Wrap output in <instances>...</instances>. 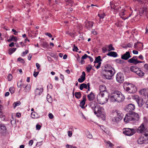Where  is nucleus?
<instances>
[{
    "mask_svg": "<svg viewBox=\"0 0 148 148\" xmlns=\"http://www.w3.org/2000/svg\"><path fill=\"white\" fill-rule=\"evenodd\" d=\"M125 99L124 96L121 92L115 91L111 95L110 100L113 102H117L120 103L123 101Z\"/></svg>",
    "mask_w": 148,
    "mask_h": 148,
    "instance_id": "obj_1",
    "label": "nucleus"
},
{
    "mask_svg": "<svg viewBox=\"0 0 148 148\" xmlns=\"http://www.w3.org/2000/svg\"><path fill=\"white\" fill-rule=\"evenodd\" d=\"M108 95V92L99 93L97 97V100L99 103L103 104L108 101L109 98Z\"/></svg>",
    "mask_w": 148,
    "mask_h": 148,
    "instance_id": "obj_2",
    "label": "nucleus"
},
{
    "mask_svg": "<svg viewBox=\"0 0 148 148\" xmlns=\"http://www.w3.org/2000/svg\"><path fill=\"white\" fill-rule=\"evenodd\" d=\"M108 65H106L105 66V69H104V71L105 72L104 74V76L106 78L108 79H111L115 73V70L111 66L109 68Z\"/></svg>",
    "mask_w": 148,
    "mask_h": 148,
    "instance_id": "obj_3",
    "label": "nucleus"
},
{
    "mask_svg": "<svg viewBox=\"0 0 148 148\" xmlns=\"http://www.w3.org/2000/svg\"><path fill=\"white\" fill-rule=\"evenodd\" d=\"M94 113L97 117H99L101 116L103 119H105V116L104 109L99 105L97 107L95 110L94 111Z\"/></svg>",
    "mask_w": 148,
    "mask_h": 148,
    "instance_id": "obj_4",
    "label": "nucleus"
},
{
    "mask_svg": "<svg viewBox=\"0 0 148 148\" xmlns=\"http://www.w3.org/2000/svg\"><path fill=\"white\" fill-rule=\"evenodd\" d=\"M113 114L115 115H117V116L114 117L112 118V121L115 122H117L122 119L123 114L121 112L116 110L114 112Z\"/></svg>",
    "mask_w": 148,
    "mask_h": 148,
    "instance_id": "obj_5",
    "label": "nucleus"
},
{
    "mask_svg": "<svg viewBox=\"0 0 148 148\" xmlns=\"http://www.w3.org/2000/svg\"><path fill=\"white\" fill-rule=\"evenodd\" d=\"M124 89L127 92L130 93H134L137 91V88L132 84H129V86L124 87Z\"/></svg>",
    "mask_w": 148,
    "mask_h": 148,
    "instance_id": "obj_6",
    "label": "nucleus"
},
{
    "mask_svg": "<svg viewBox=\"0 0 148 148\" xmlns=\"http://www.w3.org/2000/svg\"><path fill=\"white\" fill-rule=\"evenodd\" d=\"M135 130L134 129L125 128L123 129V133L126 135L131 136L135 133Z\"/></svg>",
    "mask_w": 148,
    "mask_h": 148,
    "instance_id": "obj_7",
    "label": "nucleus"
},
{
    "mask_svg": "<svg viewBox=\"0 0 148 148\" xmlns=\"http://www.w3.org/2000/svg\"><path fill=\"white\" fill-rule=\"evenodd\" d=\"M135 109V105L133 104L130 103L126 106L124 109L126 112L131 113L133 112Z\"/></svg>",
    "mask_w": 148,
    "mask_h": 148,
    "instance_id": "obj_8",
    "label": "nucleus"
},
{
    "mask_svg": "<svg viewBox=\"0 0 148 148\" xmlns=\"http://www.w3.org/2000/svg\"><path fill=\"white\" fill-rule=\"evenodd\" d=\"M133 99L136 101L139 107H142L143 104H144L143 99L139 97L138 95H136L134 96L133 97Z\"/></svg>",
    "mask_w": 148,
    "mask_h": 148,
    "instance_id": "obj_9",
    "label": "nucleus"
},
{
    "mask_svg": "<svg viewBox=\"0 0 148 148\" xmlns=\"http://www.w3.org/2000/svg\"><path fill=\"white\" fill-rule=\"evenodd\" d=\"M116 79L118 82L122 83L124 81V77L123 74L121 73H119L116 75Z\"/></svg>",
    "mask_w": 148,
    "mask_h": 148,
    "instance_id": "obj_10",
    "label": "nucleus"
},
{
    "mask_svg": "<svg viewBox=\"0 0 148 148\" xmlns=\"http://www.w3.org/2000/svg\"><path fill=\"white\" fill-rule=\"evenodd\" d=\"M125 122L128 123L129 121H132L133 123L132 118V116L131 113H129L127 114L124 119Z\"/></svg>",
    "mask_w": 148,
    "mask_h": 148,
    "instance_id": "obj_11",
    "label": "nucleus"
},
{
    "mask_svg": "<svg viewBox=\"0 0 148 148\" xmlns=\"http://www.w3.org/2000/svg\"><path fill=\"white\" fill-rule=\"evenodd\" d=\"M146 129V127L144 126V124L143 123L138 127L137 132L138 133H142L145 131Z\"/></svg>",
    "mask_w": 148,
    "mask_h": 148,
    "instance_id": "obj_12",
    "label": "nucleus"
},
{
    "mask_svg": "<svg viewBox=\"0 0 148 148\" xmlns=\"http://www.w3.org/2000/svg\"><path fill=\"white\" fill-rule=\"evenodd\" d=\"M132 116V118L133 123H134L138 121L139 119V116L138 114L134 112L131 113Z\"/></svg>",
    "mask_w": 148,
    "mask_h": 148,
    "instance_id": "obj_13",
    "label": "nucleus"
},
{
    "mask_svg": "<svg viewBox=\"0 0 148 148\" xmlns=\"http://www.w3.org/2000/svg\"><path fill=\"white\" fill-rule=\"evenodd\" d=\"M89 105L91 108L94 111L99 104L96 101H93L90 102Z\"/></svg>",
    "mask_w": 148,
    "mask_h": 148,
    "instance_id": "obj_14",
    "label": "nucleus"
},
{
    "mask_svg": "<svg viewBox=\"0 0 148 148\" xmlns=\"http://www.w3.org/2000/svg\"><path fill=\"white\" fill-rule=\"evenodd\" d=\"M99 90L100 91L99 93H105V92H108L106 90V86L104 85H101L99 86Z\"/></svg>",
    "mask_w": 148,
    "mask_h": 148,
    "instance_id": "obj_15",
    "label": "nucleus"
},
{
    "mask_svg": "<svg viewBox=\"0 0 148 148\" xmlns=\"http://www.w3.org/2000/svg\"><path fill=\"white\" fill-rule=\"evenodd\" d=\"M131 57L130 55V53L129 51H127L123 55L121 56V58L122 59L124 60H127L129 58Z\"/></svg>",
    "mask_w": 148,
    "mask_h": 148,
    "instance_id": "obj_16",
    "label": "nucleus"
},
{
    "mask_svg": "<svg viewBox=\"0 0 148 148\" xmlns=\"http://www.w3.org/2000/svg\"><path fill=\"white\" fill-rule=\"evenodd\" d=\"M85 73L84 71L82 72V74L80 77L78 79V81L80 83H82L83 82L85 79Z\"/></svg>",
    "mask_w": 148,
    "mask_h": 148,
    "instance_id": "obj_17",
    "label": "nucleus"
},
{
    "mask_svg": "<svg viewBox=\"0 0 148 148\" xmlns=\"http://www.w3.org/2000/svg\"><path fill=\"white\" fill-rule=\"evenodd\" d=\"M43 91L42 88H37L35 90V95H40Z\"/></svg>",
    "mask_w": 148,
    "mask_h": 148,
    "instance_id": "obj_18",
    "label": "nucleus"
},
{
    "mask_svg": "<svg viewBox=\"0 0 148 148\" xmlns=\"http://www.w3.org/2000/svg\"><path fill=\"white\" fill-rule=\"evenodd\" d=\"M146 139L143 137V136H141L138 140L137 142L138 144H142L145 143V140Z\"/></svg>",
    "mask_w": 148,
    "mask_h": 148,
    "instance_id": "obj_19",
    "label": "nucleus"
},
{
    "mask_svg": "<svg viewBox=\"0 0 148 148\" xmlns=\"http://www.w3.org/2000/svg\"><path fill=\"white\" fill-rule=\"evenodd\" d=\"M83 99L80 102V106L82 108H84V105L86 100V98L85 96H83L82 97Z\"/></svg>",
    "mask_w": 148,
    "mask_h": 148,
    "instance_id": "obj_20",
    "label": "nucleus"
},
{
    "mask_svg": "<svg viewBox=\"0 0 148 148\" xmlns=\"http://www.w3.org/2000/svg\"><path fill=\"white\" fill-rule=\"evenodd\" d=\"M108 56L114 58L118 56L116 52L115 51H110L107 54Z\"/></svg>",
    "mask_w": 148,
    "mask_h": 148,
    "instance_id": "obj_21",
    "label": "nucleus"
},
{
    "mask_svg": "<svg viewBox=\"0 0 148 148\" xmlns=\"http://www.w3.org/2000/svg\"><path fill=\"white\" fill-rule=\"evenodd\" d=\"M87 97L89 100L90 101L93 100L95 98L94 94L92 92H91L90 94L88 95Z\"/></svg>",
    "mask_w": 148,
    "mask_h": 148,
    "instance_id": "obj_22",
    "label": "nucleus"
},
{
    "mask_svg": "<svg viewBox=\"0 0 148 148\" xmlns=\"http://www.w3.org/2000/svg\"><path fill=\"white\" fill-rule=\"evenodd\" d=\"M139 68L136 66H132L130 68V70L132 72L136 73V71L138 70Z\"/></svg>",
    "mask_w": 148,
    "mask_h": 148,
    "instance_id": "obj_23",
    "label": "nucleus"
},
{
    "mask_svg": "<svg viewBox=\"0 0 148 148\" xmlns=\"http://www.w3.org/2000/svg\"><path fill=\"white\" fill-rule=\"evenodd\" d=\"M101 61H102V60L101 59V57L100 56H99L95 57V60L94 63H96L101 62H100Z\"/></svg>",
    "mask_w": 148,
    "mask_h": 148,
    "instance_id": "obj_24",
    "label": "nucleus"
},
{
    "mask_svg": "<svg viewBox=\"0 0 148 148\" xmlns=\"http://www.w3.org/2000/svg\"><path fill=\"white\" fill-rule=\"evenodd\" d=\"M136 72V73L138 76H143L144 75V73L140 70L139 68L138 70Z\"/></svg>",
    "mask_w": 148,
    "mask_h": 148,
    "instance_id": "obj_25",
    "label": "nucleus"
},
{
    "mask_svg": "<svg viewBox=\"0 0 148 148\" xmlns=\"http://www.w3.org/2000/svg\"><path fill=\"white\" fill-rule=\"evenodd\" d=\"M110 5L111 8L114 10L116 8V7H117V3H114L113 1L110 2Z\"/></svg>",
    "mask_w": 148,
    "mask_h": 148,
    "instance_id": "obj_26",
    "label": "nucleus"
},
{
    "mask_svg": "<svg viewBox=\"0 0 148 148\" xmlns=\"http://www.w3.org/2000/svg\"><path fill=\"white\" fill-rule=\"evenodd\" d=\"M84 88H85L86 89H87V84L84 83H83L80 85L79 89L80 90H82Z\"/></svg>",
    "mask_w": 148,
    "mask_h": 148,
    "instance_id": "obj_27",
    "label": "nucleus"
},
{
    "mask_svg": "<svg viewBox=\"0 0 148 148\" xmlns=\"http://www.w3.org/2000/svg\"><path fill=\"white\" fill-rule=\"evenodd\" d=\"M66 34L69 35L71 36H73L75 35H77L76 32H71L69 31L67 32Z\"/></svg>",
    "mask_w": 148,
    "mask_h": 148,
    "instance_id": "obj_28",
    "label": "nucleus"
},
{
    "mask_svg": "<svg viewBox=\"0 0 148 148\" xmlns=\"http://www.w3.org/2000/svg\"><path fill=\"white\" fill-rule=\"evenodd\" d=\"M75 97L77 99H79L81 96V94L80 92H75Z\"/></svg>",
    "mask_w": 148,
    "mask_h": 148,
    "instance_id": "obj_29",
    "label": "nucleus"
},
{
    "mask_svg": "<svg viewBox=\"0 0 148 148\" xmlns=\"http://www.w3.org/2000/svg\"><path fill=\"white\" fill-rule=\"evenodd\" d=\"M94 23L92 22H88L86 24V25L87 26L88 28L91 27L93 26V24Z\"/></svg>",
    "mask_w": 148,
    "mask_h": 148,
    "instance_id": "obj_30",
    "label": "nucleus"
},
{
    "mask_svg": "<svg viewBox=\"0 0 148 148\" xmlns=\"http://www.w3.org/2000/svg\"><path fill=\"white\" fill-rule=\"evenodd\" d=\"M42 46L44 48H48L49 47L48 43L46 42H43Z\"/></svg>",
    "mask_w": 148,
    "mask_h": 148,
    "instance_id": "obj_31",
    "label": "nucleus"
},
{
    "mask_svg": "<svg viewBox=\"0 0 148 148\" xmlns=\"http://www.w3.org/2000/svg\"><path fill=\"white\" fill-rule=\"evenodd\" d=\"M16 49V48H13L10 49L9 51V53L10 55H11L15 51Z\"/></svg>",
    "mask_w": 148,
    "mask_h": 148,
    "instance_id": "obj_32",
    "label": "nucleus"
},
{
    "mask_svg": "<svg viewBox=\"0 0 148 148\" xmlns=\"http://www.w3.org/2000/svg\"><path fill=\"white\" fill-rule=\"evenodd\" d=\"M30 89V86L29 85L27 84L25 87V92H29Z\"/></svg>",
    "mask_w": 148,
    "mask_h": 148,
    "instance_id": "obj_33",
    "label": "nucleus"
},
{
    "mask_svg": "<svg viewBox=\"0 0 148 148\" xmlns=\"http://www.w3.org/2000/svg\"><path fill=\"white\" fill-rule=\"evenodd\" d=\"M98 15L100 18H104L106 15L104 13H99Z\"/></svg>",
    "mask_w": 148,
    "mask_h": 148,
    "instance_id": "obj_34",
    "label": "nucleus"
},
{
    "mask_svg": "<svg viewBox=\"0 0 148 148\" xmlns=\"http://www.w3.org/2000/svg\"><path fill=\"white\" fill-rule=\"evenodd\" d=\"M21 102L19 101H17L16 102H14L13 104L14 108H15L17 106L20 105Z\"/></svg>",
    "mask_w": 148,
    "mask_h": 148,
    "instance_id": "obj_35",
    "label": "nucleus"
},
{
    "mask_svg": "<svg viewBox=\"0 0 148 148\" xmlns=\"http://www.w3.org/2000/svg\"><path fill=\"white\" fill-rule=\"evenodd\" d=\"M1 129L3 131V132H5L6 130V127L3 124H1Z\"/></svg>",
    "mask_w": 148,
    "mask_h": 148,
    "instance_id": "obj_36",
    "label": "nucleus"
},
{
    "mask_svg": "<svg viewBox=\"0 0 148 148\" xmlns=\"http://www.w3.org/2000/svg\"><path fill=\"white\" fill-rule=\"evenodd\" d=\"M31 116L33 118H36L37 117V114L35 112H32L31 113Z\"/></svg>",
    "mask_w": 148,
    "mask_h": 148,
    "instance_id": "obj_37",
    "label": "nucleus"
},
{
    "mask_svg": "<svg viewBox=\"0 0 148 148\" xmlns=\"http://www.w3.org/2000/svg\"><path fill=\"white\" fill-rule=\"evenodd\" d=\"M102 50L103 51V52L104 53L108 51V46H106L102 47Z\"/></svg>",
    "mask_w": 148,
    "mask_h": 148,
    "instance_id": "obj_38",
    "label": "nucleus"
},
{
    "mask_svg": "<svg viewBox=\"0 0 148 148\" xmlns=\"http://www.w3.org/2000/svg\"><path fill=\"white\" fill-rule=\"evenodd\" d=\"M109 49L108 51H114L115 50L114 48L112 47V45L110 44L108 46Z\"/></svg>",
    "mask_w": 148,
    "mask_h": 148,
    "instance_id": "obj_39",
    "label": "nucleus"
},
{
    "mask_svg": "<svg viewBox=\"0 0 148 148\" xmlns=\"http://www.w3.org/2000/svg\"><path fill=\"white\" fill-rule=\"evenodd\" d=\"M115 61L118 63L123 64L124 62L122 60L120 59H116L115 60Z\"/></svg>",
    "mask_w": 148,
    "mask_h": 148,
    "instance_id": "obj_40",
    "label": "nucleus"
},
{
    "mask_svg": "<svg viewBox=\"0 0 148 148\" xmlns=\"http://www.w3.org/2000/svg\"><path fill=\"white\" fill-rule=\"evenodd\" d=\"M92 68V66L90 64L88 65V66L86 67V69L88 72H89Z\"/></svg>",
    "mask_w": 148,
    "mask_h": 148,
    "instance_id": "obj_41",
    "label": "nucleus"
},
{
    "mask_svg": "<svg viewBox=\"0 0 148 148\" xmlns=\"http://www.w3.org/2000/svg\"><path fill=\"white\" fill-rule=\"evenodd\" d=\"M115 8H116L114 10V12H116L118 11L120 12L121 10L120 9L121 8V7L120 6H117V7H116Z\"/></svg>",
    "mask_w": 148,
    "mask_h": 148,
    "instance_id": "obj_42",
    "label": "nucleus"
},
{
    "mask_svg": "<svg viewBox=\"0 0 148 148\" xmlns=\"http://www.w3.org/2000/svg\"><path fill=\"white\" fill-rule=\"evenodd\" d=\"M147 5H144L142 7V10L143 12H142V13H143L147 11Z\"/></svg>",
    "mask_w": 148,
    "mask_h": 148,
    "instance_id": "obj_43",
    "label": "nucleus"
},
{
    "mask_svg": "<svg viewBox=\"0 0 148 148\" xmlns=\"http://www.w3.org/2000/svg\"><path fill=\"white\" fill-rule=\"evenodd\" d=\"M128 62L130 63H133L135 64L136 61L135 60L132 58L128 60Z\"/></svg>",
    "mask_w": 148,
    "mask_h": 148,
    "instance_id": "obj_44",
    "label": "nucleus"
},
{
    "mask_svg": "<svg viewBox=\"0 0 148 148\" xmlns=\"http://www.w3.org/2000/svg\"><path fill=\"white\" fill-rule=\"evenodd\" d=\"M144 135L145 137V139L148 140V130L145 132Z\"/></svg>",
    "mask_w": 148,
    "mask_h": 148,
    "instance_id": "obj_45",
    "label": "nucleus"
},
{
    "mask_svg": "<svg viewBox=\"0 0 148 148\" xmlns=\"http://www.w3.org/2000/svg\"><path fill=\"white\" fill-rule=\"evenodd\" d=\"M125 10L124 9H122L119 12V14L121 16H123L125 15L124 12Z\"/></svg>",
    "mask_w": 148,
    "mask_h": 148,
    "instance_id": "obj_46",
    "label": "nucleus"
},
{
    "mask_svg": "<svg viewBox=\"0 0 148 148\" xmlns=\"http://www.w3.org/2000/svg\"><path fill=\"white\" fill-rule=\"evenodd\" d=\"M107 143L111 148H112V147L114 146V145L109 141H107Z\"/></svg>",
    "mask_w": 148,
    "mask_h": 148,
    "instance_id": "obj_47",
    "label": "nucleus"
},
{
    "mask_svg": "<svg viewBox=\"0 0 148 148\" xmlns=\"http://www.w3.org/2000/svg\"><path fill=\"white\" fill-rule=\"evenodd\" d=\"M12 75L11 74H9L8 76V81H10L12 79Z\"/></svg>",
    "mask_w": 148,
    "mask_h": 148,
    "instance_id": "obj_48",
    "label": "nucleus"
},
{
    "mask_svg": "<svg viewBox=\"0 0 148 148\" xmlns=\"http://www.w3.org/2000/svg\"><path fill=\"white\" fill-rule=\"evenodd\" d=\"M9 91L11 93L13 94L14 92V89L13 87H11L9 89Z\"/></svg>",
    "mask_w": 148,
    "mask_h": 148,
    "instance_id": "obj_49",
    "label": "nucleus"
},
{
    "mask_svg": "<svg viewBox=\"0 0 148 148\" xmlns=\"http://www.w3.org/2000/svg\"><path fill=\"white\" fill-rule=\"evenodd\" d=\"M11 38L12 39V40L14 41L15 42H16L17 40V38L14 36H12L11 37Z\"/></svg>",
    "mask_w": 148,
    "mask_h": 148,
    "instance_id": "obj_50",
    "label": "nucleus"
},
{
    "mask_svg": "<svg viewBox=\"0 0 148 148\" xmlns=\"http://www.w3.org/2000/svg\"><path fill=\"white\" fill-rule=\"evenodd\" d=\"M88 56L86 54H85L83 56H82L81 59L84 60L86 59L87 58H88Z\"/></svg>",
    "mask_w": 148,
    "mask_h": 148,
    "instance_id": "obj_51",
    "label": "nucleus"
},
{
    "mask_svg": "<svg viewBox=\"0 0 148 148\" xmlns=\"http://www.w3.org/2000/svg\"><path fill=\"white\" fill-rule=\"evenodd\" d=\"M29 52L28 50H26L25 52H23L22 53V56H24L26 54H27Z\"/></svg>",
    "mask_w": 148,
    "mask_h": 148,
    "instance_id": "obj_52",
    "label": "nucleus"
},
{
    "mask_svg": "<svg viewBox=\"0 0 148 148\" xmlns=\"http://www.w3.org/2000/svg\"><path fill=\"white\" fill-rule=\"evenodd\" d=\"M78 50L77 47L75 45L73 46V51H77V50Z\"/></svg>",
    "mask_w": 148,
    "mask_h": 148,
    "instance_id": "obj_53",
    "label": "nucleus"
},
{
    "mask_svg": "<svg viewBox=\"0 0 148 148\" xmlns=\"http://www.w3.org/2000/svg\"><path fill=\"white\" fill-rule=\"evenodd\" d=\"M41 127V126L39 124H37L36 126V129L37 130H39L40 129Z\"/></svg>",
    "mask_w": 148,
    "mask_h": 148,
    "instance_id": "obj_54",
    "label": "nucleus"
},
{
    "mask_svg": "<svg viewBox=\"0 0 148 148\" xmlns=\"http://www.w3.org/2000/svg\"><path fill=\"white\" fill-rule=\"evenodd\" d=\"M39 73V72H35L34 71L33 73V75L35 77H36L38 76Z\"/></svg>",
    "mask_w": 148,
    "mask_h": 148,
    "instance_id": "obj_55",
    "label": "nucleus"
},
{
    "mask_svg": "<svg viewBox=\"0 0 148 148\" xmlns=\"http://www.w3.org/2000/svg\"><path fill=\"white\" fill-rule=\"evenodd\" d=\"M127 47L131 48L133 46V44L132 43L130 42L127 44Z\"/></svg>",
    "mask_w": 148,
    "mask_h": 148,
    "instance_id": "obj_56",
    "label": "nucleus"
},
{
    "mask_svg": "<svg viewBox=\"0 0 148 148\" xmlns=\"http://www.w3.org/2000/svg\"><path fill=\"white\" fill-rule=\"evenodd\" d=\"M49 118L50 119H52L53 118V116L52 113H49L48 114Z\"/></svg>",
    "mask_w": 148,
    "mask_h": 148,
    "instance_id": "obj_57",
    "label": "nucleus"
},
{
    "mask_svg": "<svg viewBox=\"0 0 148 148\" xmlns=\"http://www.w3.org/2000/svg\"><path fill=\"white\" fill-rule=\"evenodd\" d=\"M88 133V134L87 135V137L88 138H92V135L90 134L89 132Z\"/></svg>",
    "mask_w": 148,
    "mask_h": 148,
    "instance_id": "obj_58",
    "label": "nucleus"
},
{
    "mask_svg": "<svg viewBox=\"0 0 148 148\" xmlns=\"http://www.w3.org/2000/svg\"><path fill=\"white\" fill-rule=\"evenodd\" d=\"M3 108V106L0 104V115H1L2 114V110Z\"/></svg>",
    "mask_w": 148,
    "mask_h": 148,
    "instance_id": "obj_59",
    "label": "nucleus"
},
{
    "mask_svg": "<svg viewBox=\"0 0 148 148\" xmlns=\"http://www.w3.org/2000/svg\"><path fill=\"white\" fill-rule=\"evenodd\" d=\"M45 35L48 36L50 38H51L52 37V36L51 34L50 33L48 32H46L45 33Z\"/></svg>",
    "mask_w": 148,
    "mask_h": 148,
    "instance_id": "obj_60",
    "label": "nucleus"
},
{
    "mask_svg": "<svg viewBox=\"0 0 148 148\" xmlns=\"http://www.w3.org/2000/svg\"><path fill=\"white\" fill-rule=\"evenodd\" d=\"M92 33L94 35H97V32L95 29L92 30Z\"/></svg>",
    "mask_w": 148,
    "mask_h": 148,
    "instance_id": "obj_61",
    "label": "nucleus"
},
{
    "mask_svg": "<svg viewBox=\"0 0 148 148\" xmlns=\"http://www.w3.org/2000/svg\"><path fill=\"white\" fill-rule=\"evenodd\" d=\"M68 135L69 137H70L71 136L72 134V133L71 131H68Z\"/></svg>",
    "mask_w": 148,
    "mask_h": 148,
    "instance_id": "obj_62",
    "label": "nucleus"
},
{
    "mask_svg": "<svg viewBox=\"0 0 148 148\" xmlns=\"http://www.w3.org/2000/svg\"><path fill=\"white\" fill-rule=\"evenodd\" d=\"M18 60L19 61H21L22 63L24 62V60L22 58H19L18 59Z\"/></svg>",
    "mask_w": 148,
    "mask_h": 148,
    "instance_id": "obj_63",
    "label": "nucleus"
},
{
    "mask_svg": "<svg viewBox=\"0 0 148 148\" xmlns=\"http://www.w3.org/2000/svg\"><path fill=\"white\" fill-rule=\"evenodd\" d=\"M101 64V62H99L98 63L97 65L96 66L97 69H98L100 67Z\"/></svg>",
    "mask_w": 148,
    "mask_h": 148,
    "instance_id": "obj_64",
    "label": "nucleus"
}]
</instances>
